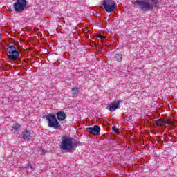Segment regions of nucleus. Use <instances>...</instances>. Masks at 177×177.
I'll return each instance as SVG.
<instances>
[{"instance_id": "20e7f679", "label": "nucleus", "mask_w": 177, "mask_h": 177, "mask_svg": "<svg viewBox=\"0 0 177 177\" xmlns=\"http://www.w3.org/2000/svg\"><path fill=\"white\" fill-rule=\"evenodd\" d=\"M102 6H104V9H105L106 12L108 13L114 12V10L115 9V3L113 0H104Z\"/></svg>"}, {"instance_id": "f03ea898", "label": "nucleus", "mask_w": 177, "mask_h": 177, "mask_svg": "<svg viewBox=\"0 0 177 177\" xmlns=\"http://www.w3.org/2000/svg\"><path fill=\"white\" fill-rule=\"evenodd\" d=\"M44 118L48 121L49 128H54L55 129H59V128H61L62 126L60 125V123H59V121L56 118V115H45Z\"/></svg>"}, {"instance_id": "f3484780", "label": "nucleus", "mask_w": 177, "mask_h": 177, "mask_svg": "<svg viewBox=\"0 0 177 177\" xmlns=\"http://www.w3.org/2000/svg\"><path fill=\"white\" fill-rule=\"evenodd\" d=\"M97 38H100L101 39H106V37L102 35H97Z\"/></svg>"}, {"instance_id": "6e6552de", "label": "nucleus", "mask_w": 177, "mask_h": 177, "mask_svg": "<svg viewBox=\"0 0 177 177\" xmlns=\"http://www.w3.org/2000/svg\"><path fill=\"white\" fill-rule=\"evenodd\" d=\"M156 124L159 127H165V125H172V124H174V122H172L171 120L165 121V120L159 119L156 121Z\"/></svg>"}, {"instance_id": "ddd939ff", "label": "nucleus", "mask_w": 177, "mask_h": 177, "mask_svg": "<svg viewBox=\"0 0 177 177\" xmlns=\"http://www.w3.org/2000/svg\"><path fill=\"white\" fill-rule=\"evenodd\" d=\"M115 60L121 63V62H122V55L118 53L115 54Z\"/></svg>"}, {"instance_id": "1a4fd4ad", "label": "nucleus", "mask_w": 177, "mask_h": 177, "mask_svg": "<svg viewBox=\"0 0 177 177\" xmlns=\"http://www.w3.org/2000/svg\"><path fill=\"white\" fill-rule=\"evenodd\" d=\"M32 134L31 133V131H28V130H26L24 131H23L21 134V138H23V139L24 140H30V139H31V138H32Z\"/></svg>"}, {"instance_id": "0eeeda50", "label": "nucleus", "mask_w": 177, "mask_h": 177, "mask_svg": "<svg viewBox=\"0 0 177 177\" xmlns=\"http://www.w3.org/2000/svg\"><path fill=\"white\" fill-rule=\"evenodd\" d=\"M106 109L111 113L115 111L117 109H120V101H115L112 104H108Z\"/></svg>"}, {"instance_id": "423d86ee", "label": "nucleus", "mask_w": 177, "mask_h": 177, "mask_svg": "<svg viewBox=\"0 0 177 177\" xmlns=\"http://www.w3.org/2000/svg\"><path fill=\"white\" fill-rule=\"evenodd\" d=\"M86 131L92 133L93 135H99L100 133V127L97 125H94L92 127H87Z\"/></svg>"}, {"instance_id": "9b49d317", "label": "nucleus", "mask_w": 177, "mask_h": 177, "mask_svg": "<svg viewBox=\"0 0 177 177\" xmlns=\"http://www.w3.org/2000/svg\"><path fill=\"white\" fill-rule=\"evenodd\" d=\"M57 118L59 121H64V120H66V113L63 111H59L57 113Z\"/></svg>"}, {"instance_id": "a211bd4d", "label": "nucleus", "mask_w": 177, "mask_h": 177, "mask_svg": "<svg viewBox=\"0 0 177 177\" xmlns=\"http://www.w3.org/2000/svg\"><path fill=\"white\" fill-rule=\"evenodd\" d=\"M152 2L155 6H157V4L158 3V0H152Z\"/></svg>"}, {"instance_id": "4468645a", "label": "nucleus", "mask_w": 177, "mask_h": 177, "mask_svg": "<svg viewBox=\"0 0 177 177\" xmlns=\"http://www.w3.org/2000/svg\"><path fill=\"white\" fill-rule=\"evenodd\" d=\"M16 49V47L13 46H9L7 48V52L8 53H9V55H11L12 53V52Z\"/></svg>"}, {"instance_id": "f8f14e48", "label": "nucleus", "mask_w": 177, "mask_h": 177, "mask_svg": "<svg viewBox=\"0 0 177 177\" xmlns=\"http://www.w3.org/2000/svg\"><path fill=\"white\" fill-rule=\"evenodd\" d=\"M82 90L81 86L73 87L71 89L72 95H78Z\"/></svg>"}, {"instance_id": "aec40b11", "label": "nucleus", "mask_w": 177, "mask_h": 177, "mask_svg": "<svg viewBox=\"0 0 177 177\" xmlns=\"http://www.w3.org/2000/svg\"><path fill=\"white\" fill-rule=\"evenodd\" d=\"M1 38H2V35L0 34V39H1Z\"/></svg>"}, {"instance_id": "39448f33", "label": "nucleus", "mask_w": 177, "mask_h": 177, "mask_svg": "<svg viewBox=\"0 0 177 177\" xmlns=\"http://www.w3.org/2000/svg\"><path fill=\"white\" fill-rule=\"evenodd\" d=\"M27 6V1L26 0H17L15 3H14V10L15 12H18L21 13L24 10V8Z\"/></svg>"}, {"instance_id": "2eb2a0df", "label": "nucleus", "mask_w": 177, "mask_h": 177, "mask_svg": "<svg viewBox=\"0 0 177 177\" xmlns=\"http://www.w3.org/2000/svg\"><path fill=\"white\" fill-rule=\"evenodd\" d=\"M26 168H30L31 171H34V169L36 168V166L35 164L28 163L26 164Z\"/></svg>"}, {"instance_id": "f257e3e1", "label": "nucleus", "mask_w": 177, "mask_h": 177, "mask_svg": "<svg viewBox=\"0 0 177 177\" xmlns=\"http://www.w3.org/2000/svg\"><path fill=\"white\" fill-rule=\"evenodd\" d=\"M59 146L61 150L71 153L75 150L77 146H81V142L71 137H63Z\"/></svg>"}, {"instance_id": "7ed1b4c3", "label": "nucleus", "mask_w": 177, "mask_h": 177, "mask_svg": "<svg viewBox=\"0 0 177 177\" xmlns=\"http://www.w3.org/2000/svg\"><path fill=\"white\" fill-rule=\"evenodd\" d=\"M135 5L136 8H138L141 10H150V9H153V5L149 3L147 0L136 1Z\"/></svg>"}, {"instance_id": "dca6fc26", "label": "nucleus", "mask_w": 177, "mask_h": 177, "mask_svg": "<svg viewBox=\"0 0 177 177\" xmlns=\"http://www.w3.org/2000/svg\"><path fill=\"white\" fill-rule=\"evenodd\" d=\"M12 128L14 129H15V131H17V129H19V128H20V124H14L12 126Z\"/></svg>"}, {"instance_id": "9d476101", "label": "nucleus", "mask_w": 177, "mask_h": 177, "mask_svg": "<svg viewBox=\"0 0 177 177\" xmlns=\"http://www.w3.org/2000/svg\"><path fill=\"white\" fill-rule=\"evenodd\" d=\"M19 56H20V53L15 49L11 54L8 55V57L10 60H16V59H19Z\"/></svg>"}, {"instance_id": "6ab92c4d", "label": "nucleus", "mask_w": 177, "mask_h": 177, "mask_svg": "<svg viewBox=\"0 0 177 177\" xmlns=\"http://www.w3.org/2000/svg\"><path fill=\"white\" fill-rule=\"evenodd\" d=\"M113 131H115V133H118V130L117 129V127H115V126L113 127Z\"/></svg>"}]
</instances>
